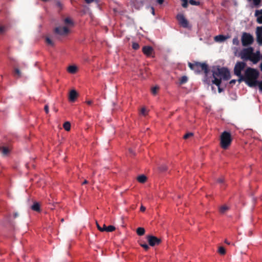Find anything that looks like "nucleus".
Returning a JSON list of instances; mask_svg holds the SVG:
<instances>
[{
  "instance_id": "nucleus-20",
  "label": "nucleus",
  "mask_w": 262,
  "mask_h": 262,
  "mask_svg": "<svg viewBox=\"0 0 262 262\" xmlns=\"http://www.w3.org/2000/svg\"><path fill=\"white\" fill-rule=\"evenodd\" d=\"M256 33L257 35V40H259L260 38L262 37V26L257 27Z\"/></svg>"
},
{
  "instance_id": "nucleus-51",
  "label": "nucleus",
  "mask_w": 262,
  "mask_h": 262,
  "mask_svg": "<svg viewBox=\"0 0 262 262\" xmlns=\"http://www.w3.org/2000/svg\"><path fill=\"white\" fill-rule=\"evenodd\" d=\"M140 210L142 212L144 211L145 210V207L143 206H141L140 208Z\"/></svg>"
},
{
  "instance_id": "nucleus-41",
  "label": "nucleus",
  "mask_w": 262,
  "mask_h": 262,
  "mask_svg": "<svg viewBox=\"0 0 262 262\" xmlns=\"http://www.w3.org/2000/svg\"><path fill=\"white\" fill-rule=\"evenodd\" d=\"M257 84H256V86L258 85V87H259V89L260 91H262V81H258L257 80Z\"/></svg>"
},
{
  "instance_id": "nucleus-54",
  "label": "nucleus",
  "mask_w": 262,
  "mask_h": 262,
  "mask_svg": "<svg viewBox=\"0 0 262 262\" xmlns=\"http://www.w3.org/2000/svg\"><path fill=\"white\" fill-rule=\"evenodd\" d=\"M88 181L87 180H85L84 181V182L82 183V184L83 185V184H88Z\"/></svg>"
},
{
  "instance_id": "nucleus-2",
  "label": "nucleus",
  "mask_w": 262,
  "mask_h": 262,
  "mask_svg": "<svg viewBox=\"0 0 262 262\" xmlns=\"http://www.w3.org/2000/svg\"><path fill=\"white\" fill-rule=\"evenodd\" d=\"M195 72L196 73H200L201 72L203 71L205 74L204 78V81L206 84H209L211 80L210 78L208 77V74L209 71V69L208 65L206 63H201L199 62H195Z\"/></svg>"
},
{
  "instance_id": "nucleus-14",
  "label": "nucleus",
  "mask_w": 262,
  "mask_h": 262,
  "mask_svg": "<svg viewBox=\"0 0 262 262\" xmlns=\"http://www.w3.org/2000/svg\"><path fill=\"white\" fill-rule=\"evenodd\" d=\"M254 16L257 17V23L259 24H262V9L256 10L255 12Z\"/></svg>"
},
{
  "instance_id": "nucleus-30",
  "label": "nucleus",
  "mask_w": 262,
  "mask_h": 262,
  "mask_svg": "<svg viewBox=\"0 0 262 262\" xmlns=\"http://www.w3.org/2000/svg\"><path fill=\"white\" fill-rule=\"evenodd\" d=\"M232 42L233 45L236 46H238L239 45V41L237 36H235L233 38Z\"/></svg>"
},
{
  "instance_id": "nucleus-37",
  "label": "nucleus",
  "mask_w": 262,
  "mask_h": 262,
  "mask_svg": "<svg viewBox=\"0 0 262 262\" xmlns=\"http://www.w3.org/2000/svg\"><path fill=\"white\" fill-rule=\"evenodd\" d=\"M56 5L60 10H61L62 9V8H63L62 4L60 2H59V1H56Z\"/></svg>"
},
{
  "instance_id": "nucleus-42",
  "label": "nucleus",
  "mask_w": 262,
  "mask_h": 262,
  "mask_svg": "<svg viewBox=\"0 0 262 262\" xmlns=\"http://www.w3.org/2000/svg\"><path fill=\"white\" fill-rule=\"evenodd\" d=\"M64 23L66 24H72V21L69 18H66L64 19Z\"/></svg>"
},
{
  "instance_id": "nucleus-45",
  "label": "nucleus",
  "mask_w": 262,
  "mask_h": 262,
  "mask_svg": "<svg viewBox=\"0 0 262 262\" xmlns=\"http://www.w3.org/2000/svg\"><path fill=\"white\" fill-rule=\"evenodd\" d=\"M15 74L17 75L18 77L20 76V71L18 69H15Z\"/></svg>"
},
{
  "instance_id": "nucleus-11",
  "label": "nucleus",
  "mask_w": 262,
  "mask_h": 262,
  "mask_svg": "<svg viewBox=\"0 0 262 262\" xmlns=\"http://www.w3.org/2000/svg\"><path fill=\"white\" fill-rule=\"evenodd\" d=\"M260 59V51H257L255 53H252L249 60L252 61L253 63H257Z\"/></svg>"
},
{
  "instance_id": "nucleus-47",
  "label": "nucleus",
  "mask_w": 262,
  "mask_h": 262,
  "mask_svg": "<svg viewBox=\"0 0 262 262\" xmlns=\"http://www.w3.org/2000/svg\"><path fill=\"white\" fill-rule=\"evenodd\" d=\"M87 4H91L95 1V0H84Z\"/></svg>"
},
{
  "instance_id": "nucleus-25",
  "label": "nucleus",
  "mask_w": 262,
  "mask_h": 262,
  "mask_svg": "<svg viewBox=\"0 0 262 262\" xmlns=\"http://www.w3.org/2000/svg\"><path fill=\"white\" fill-rule=\"evenodd\" d=\"M63 128L67 131H69L71 128V124L69 122H66L63 125Z\"/></svg>"
},
{
  "instance_id": "nucleus-26",
  "label": "nucleus",
  "mask_w": 262,
  "mask_h": 262,
  "mask_svg": "<svg viewBox=\"0 0 262 262\" xmlns=\"http://www.w3.org/2000/svg\"><path fill=\"white\" fill-rule=\"evenodd\" d=\"M115 230V227L113 225H110L107 227V228L104 229V231L106 232H112Z\"/></svg>"
},
{
  "instance_id": "nucleus-9",
  "label": "nucleus",
  "mask_w": 262,
  "mask_h": 262,
  "mask_svg": "<svg viewBox=\"0 0 262 262\" xmlns=\"http://www.w3.org/2000/svg\"><path fill=\"white\" fill-rule=\"evenodd\" d=\"M177 19L182 27L184 28H187L189 27V22L183 14H178L177 16Z\"/></svg>"
},
{
  "instance_id": "nucleus-28",
  "label": "nucleus",
  "mask_w": 262,
  "mask_h": 262,
  "mask_svg": "<svg viewBox=\"0 0 262 262\" xmlns=\"http://www.w3.org/2000/svg\"><path fill=\"white\" fill-rule=\"evenodd\" d=\"M188 81V78L186 76H182L180 79V83L182 84L185 83Z\"/></svg>"
},
{
  "instance_id": "nucleus-12",
  "label": "nucleus",
  "mask_w": 262,
  "mask_h": 262,
  "mask_svg": "<svg viewBox=\"0 0 262 262\" xmlns=\"http://www.w3.org/2000/svg\"><path fill=\"white\" fill-rule=\"evenodd\" d=\"M142 52L147 56H150L153 53L154 49L150 46H144L142 48Z\"/></svg>"
},
{
  "instance_id": "nucleus-22",
  "label": "nucleus",
  "mask_w": 262,
  "mask_h": 262,
  "mask_svg": "<svg viewBox=\"0 0 262 262\" xmlns=\"http://www.w3.org/2000/svg\"><path fill=\"white\" fill-rule=\"evenodd\" d=\"M77 67L75 66H70L68 68V71L71 74H74L77 71Z\"/></svg>"
},
{
  "instance_id": "nucleus-32",
  "label": "nucleus",
  "mask_w": 262,
  "mask_h": 262,
  "mask_svg": "<svg viewBox=\"0 0 262 262\" xmlns=\"http://www.w3.org/2000/svg\"><path fill=\"white\" fill-rule=\"evenodd\" d=\"M159 89V86H157L152 88V89H151L152 94L154 95H156Z\"/></svg>"
},
{
  "instance_id": "nucleus-21",
  "label": "nucleus",
  "mask_w": 262,
  "mask_h": 262,
  "mask_svg": "<svg viewBox=\"0 0 262 262\" xmlns=\"http://www.w3.org/2000/svg\"><path fill=\"white\" fill-rule=\"evenodd\" d=\"M226 38H227V37L223 35H219L216 36L214 37V39L215 41H221V42L225 40V39Z\"/></svg>"
},
{
  "instance_id": "nucleus-50",
  "label": "nucleus",
  "mask_w": 262,
  "mask_h": 262,
  "mask_svg": "<svg viewBox=\"0 0 262 262\" xmlns=\"http://www.w3.org/2000/svg\"><path fill=\"white\" fill-rule=\"evenodd\" d=\"M236 80H235V79H232V80H231L230 81V84H235V82H236Z\"/></svg>"
},
{
  "instance_id": "nucleus-48",
  "label": "nucleus",
  "mask_w": 262,
  "mask_h": 262,
  "mask_svg": "<svg viewBox=\"0 0 262 262\" xmlns=\"http://www.w3.org/2000/svg\"><path fill=\"white\" fill-rule=\"evenodd\" d=\"M156 1L160 5H162L164 2V0H156Z\"/></svg>"
},
{
  "instance_id": "nucleus-53",
  "label": "nucleus",
  "mask_w": 262,
  "mask_h": 262,
  "mask_svg": "<svg viewBox=\"0 0 262 262\" xmlns=\"http://www.w3.org/2000/svg\"><path fill=\"white\" fill-rule=\"evenodd\" d=\"M18 216V213L17 212H15L14 213V217L16 218Z\"/></svg>"
},
{
  "instance_id": "nucleus-56",
  "label": "nucleus",
  "mask_w": 262,
  "mask_h": 262,
  "mask_svg": "<svg viewBox=\"0 0 262 262\" xmlns=\"http://www.w3.org/2000/svg\"><path fill=\"white\" fill-rule=\"evenodd\" d=\"M102 229L107 228V227L105 224H103V227H102Z\"/></svg>"
},
{
  "instance_id": "nucleus-13",
  "label": "nucleus",
  "mask_w": 262,
  "mask_h": 262,
  "mask_svg": "<svg viewBox=\"0 0 262 262\" xmlns=\"http://www.w3.org/2000/svg\"><path fill=\"white\" fill-rule=\"evenodd\" d=\"M212 78L213 79H221L220 78V68L217 67L216 68H213V69L212 70ZM210 79L212 78V77H209Z\"/></svg>"
},
{
  "instance_id": "nucleus-16",
  "label": "nucleus",
  "mask_w": 262,
  "mask_h": 262,
  "mask_svg": "<svg viewBox=\"0 0 262 262\" xmlns=\"http://www.w3.org/2000/svg\"><path fill=\"white\" fill-rule=\"evenodd\" d=\"M78 96V93L77 92L72 90L70 91L69 94V100L71 102H74Z\"/></svg>"
},
{
  "instance_id": "nucleus-1",
  "label": "nucleus",
  "mask_w": 262,
  "mask_h": 262,
  "mask_svg": "<svg viewBox=\"0 0 262 262\" xmlns=\"http://www.w3.org/2000/svg\"><path fill=\"white\" fill-rule=\"evenodd\" d=\"M259 75V72L257 70L248 67L245 70L244 76H241L238 81L239 82L244 81L250 87H255Z\"/></svg>"
},
{
  "instance_id": "nucleus-31",
  "label": "nucleus",
  "mask_w": 262,
  "mask_h": 262,
  "mask_svg": "<svg viewBox=\"0 0 262 262\" xmlns=\"http://www.w3.org/2000/svg\"><path fill=\"white\" fill-rule=\"evenodd\" d=\"M189 3L192 5L199 6L200 5V2L199 1H195L194 0H189Z\"/></svg>"
},
{
  "instance_id": "nucleus-59",
  "label": "nucleus",
  "mask_w": 262,
  "mask_h": 262,
  "mask_svg": "<svg viewBox=\"0 0 262 262\" xmlns=\"http://www.w3.org/2000/svg\"><path fill=\"white\" fill-rule=\"evenodd\" d=\"M63 221H64V219H61V222H63Z\"/></svg>"
},
{
  "instance_id": "nucleus-38",
  "label": "nucleus",
  "mask_w": 262,
  "mask_h": 262,
  "mask_svg": "<svg viewBox=\"0 0 262 262\" xmlns=\"http://www.w3.org/2000/svg\"><path fill=\"white\" fill-rule=\"evenodd\" d=\"M139 45L138 43H136V42H133L132 43V48L135 49V50H138L139 49Z\"/></svg>"
},
{
  "instance_id": "nucleus-15",
  "label": "nucleus",
  "mask_w": 262,
  "mask_h": 262,
  "mask_svg": "<svg viewBox=\"0 0 262 262\" xmlns=\"http://www.w3.org/2000/svg\"><path fill=\"white\" fill-rule=\"evenodd\" d=\"M211 81L213 84H215L218 87V91L219 93H221L224 91V89L220 87L222 79H212Z\"/></svg>"
},
{
  "instance_id": "nucleus-39",
  "label": "nucleus",
  "mask_w": 262,
  "mask_h": 262,
  "mask_svg": "<svg viewBox=\"0 0 262 262\" xmlns=\"http://www.w3.org/2000/svg\"><path fill=\"white\" fill-rule=\"evenodd\" d=\"M193 136V134L192 133H187L186 134L183 138L184 139H188L189 137H191Z\"/></svg>"
},
{
  "instance_id": "nucleus-3",
  "label": "nucleus",
  "mask_w": 262,
  "mask_h": 262,
  "mask_svg": "<svg viewBox=\"0 0 262 262\" xmlns=\"http://www.w3.org/2000/svg\"><path fill=\"white\" fill-rule=\"evenodd\" d=\"M232 142L231 134L229 132L224 131L221 135L220 145L222 148L226 149L230 145Z\"/></svg>"
},
{
  "instance_id": "nucleus-7",
  "label": "nucleus",
  "mask_w": 262,
  "mask_h": 262,
  "mask_svg": "<svg viewBox=\"0 0 262 262\" xmlns=\"http://www.w3.org/2000/svg\"><path fill=\"white\" fill-rule=\"evenodd\" d=\"M54 33L60 36H66L69 32V29L67 27H57L54 29Z\"/></svg>"
},
{
  "instance_id": "nucleus-8",
  "label": "nucleus",
  "mask_w": 262,
  "mask_h": 262,
  "mask_svg": "<svg viewBox=\"0 0 262 262\" xmlns=\"http://www.w3.org/2000/svg\"><path fill=\"white\" fill-rule=\"evenodd\" d=\"M147 239L149 245L152 247L155 246L156 245H158L161 242V240L160 238H159L153 235H149L147 236Z\"/></svg>"
},
{
  "instance_id": "nucleus-35",
  "label": "nucleus",
  "mask_w": 262,
  "mask_h": 262,
  "mask_svg": "<svg viewBox=\"0 0 262 262\" xmlns=\"http://www.w3.org/2000/svg\"><path fill=\"white\" fill-rule=\"evenodd\" d=\"M140 245L142 248H143L145 249V250H146V251H147L149 248V246L146 243H140Z\"/></svg>"
},
{
  "instance_id": "nucleus-29",
  "label": "nucleus",
  "mask_w": 262,
  "mask_h": 262,
  "mask_svg": "<svg viewBox=\"0 0 262 262\" xmlns=\"http://www.w3.org/2000/svg\"><path fill=\"white\" fill-rule=\"evenodd\" d=\"M219 253L221 255H224L226 253V250L223 247H220L218 250Z\"/></svg>"
},
{
  "instance_id": "nucleus-34",
  "label": "nucleus",
  "mask_w": 262,
  "mask_h": 262,
  "mask_svg": "<svg viewBox=\"0 0 262 262\" xmlns=\"http://www.w3.org/2000/svg\"><path fill=\"white\" fill-rule=\"evenodd\" d=\"M188 66L190 69L194 71H195V69H196L195 68V62L192 63L190 62L188 63Z\"/></svg>"
},
{
  "instance_id": "nucleus-23",
  "label": "nucleus",
  "mask_w": 262,
  "mask_h": 262,
  "mask_svg": "<svg viewBox=\"0 0 262 262\" xmlns=\"http://www.w3.org/2000/svg\"><path fill=\"white\" fill-rule=\"evenodd\" d=\"M137 234L139 236H142L145 233V229L143 227H139L136 230Z\"/></svg>"
},
{
  "instance_id": "nucleus-46",
  "label": "nucleus",
  "mask_w": 262,
  "mask_h": 262,
  "mask_svg": "<svg viewBox=\"0 0 262 262\" xmlns=\"http://www.w3.org/2000/svg\"><path fill=\"white\" fill-rule=\"evenodd\" d=\"M44 109H45V111L46 113L47 114H48L49 113V106H48V105H46L45 106Z\"/></svg>"
},
{
  "instance_id": "nucleus-19",
  "label": "nucleus",
  "mask_w": 262,
  "mask_h": 262,
  "mask_svg": "<svg viewBox=\"0 0 262 262\" xmlns=\"http://www.w3.org/2000/svg\"><path fill=\"white\" fill-rule=\"evenodd\" d=\"M137 180L139 182H140L141 183H144L146 181L147 177L145 175L142 174V175L139 176L137 178Z\"/></svg>"
},
{
  "instance_id": "nucleus-33",
  "label": "nucleus",
  "mask_w": 262,
  "mask_h": 262,
  "mask_svg": "<svg viewBox=\"0 0 262 262\" xmlns=\"http://www.w3.org/2000/svg\"><path fill=\"white\" fill-rule=\"evenodd\" d=\"M7 30V27L4 26H0V34L4 33Z\"/></svg>"
},
{
  "instance_id": "nucleus-44",
  "label": "nucleus",
  "mask_w": 262,
  "mask_h": 262,
  "mask_svg": "<svg viewBox=\"0 0 262 262\" xmlns=\"http://www.w3.org/2000/svg\"><path fill=\"white\" fill-rule=\"evenodd\" d=\"M96 225H97V227L99 231H100L101 232L104 231V229H102V227L100 226V225L97 223V222H96Z\"/></svg>"
},
{
  "instance_id": "nucleus-24",
  "label": "nucleus",
  "mask_w": 262,
  "mask_h": 262,
  "mask_svg": "<svg viewBox=\"0 0 262 262\" xmlns=\"http://www.w3.org/2000/svg\"><path fill=\"white\" fill-rule=\"evenodd\" d=\"M229 209V207L226 205H223L220 208V212L221 213H224Z\"/></svg>"
},
{
  "instance_id": "nucleus-58",
  "label": "nucleus",
  "mask_w": 262,
  "mask_h": 262,
  "mask_svg": "<svg viewBox=\"0 0 262 262\" xmlns=\"http://www.w3.org/2000/svg\"><path fill=\"white\" fill-rule=\"evenodd\" d=\"M225 243H226L227 244H228V245H229V244H230V243H229L227 240H225Z\"/></svg>"
},
{
  "instance_id": "nucleus-6",
  "label": "nucleus",
  "mask_w": 262,
  "mask_h": 262,
  "mask_svg": "<svg viewBox=\"0 0 262 262\" xmlns=\"http://www.w3.org/2000/svg\"><path fill=\"white\" fill-rule=\"evenodd\" d=\"M254 49L252 47H249L247 48H244L241 53V57L242 59L245 60H249L252 53L253 52Z\"/></svg>"
},
{
  "instance_id": "nucleus-18",
  "label": "nucleus",
  "mask_w": 262,
  "mask_h": 262,
  "mask_svg": "<svg viewBox=\"0 0 262 262\" xmlns=\"http://www.w3.org/2000/svg\"><path fill=\"white\" fill-rule=\"evenodd\" d=\"M9 151L10 150L8 148V147L6 146L0 147V152L3 156L7 155L9 154Z\"/></svg>"
},
{
  "instance_id": "nucleus-40",
  "label": "nucleus",
  "mask_w": 262,
  "mask_h": 262,
  "mask_svg": "<svg viewBox=\"0 0 262 262\" xmlns=\"http://www.w3.org/2000/svg\"><path fill=\"white\" fill-rule=\"evenodd\" d=\"M225 181L224 178L223 177L219 178L217 179V182L219 184H223Z\"/></svg>"
},
{
  "instance_id": "nucleus-36",
  "label": "nucleus",
  "mask_w": 262,
  "mask_h": 262,
  "mask_svg": "<svg viewBox=\"0 0 262 262\" xmlns=\"http://www.w3.org/2000/svg\"><path fill=\"white\" fill-rule=\"evenodd\" d=\"M46 41L48 45H51L52 46H54V43L53 41L49 37H47L46 38Z\"/></svg>"
},
{
  "instance_id": "nucleus-52",
  "label": "nucleus",
  "mask_w": 262,
  "mask_h": 262,
  "mask_svg": "<svg viewBox=\"0 0 262 262\" xmlns=\"http://www.w3.org/2000/svg\"><path fill=\"white\" fill-rule=\"evenodd\" d=\"M257 42L259 44H262V37H261L259 39V40H257Z\"/></svg>"
},
{
  "instance_id": "nucleus-4",
  "label": "nucleus",
  "mask_w": 262,
  "mask_h": 262,
  "mask_svg": "<svg viewBox=\"0 0 262 262\" xmlns=\"http://www.w3.org/2000/svg\"><path fill=\"white\" fill-rule=\"evenodd\" d=\"M241 41L243 46L247 47L253 43L254 38L250 33L243 32L241 37Z\"/></svg>"
},
{
  "instance_id": "nucleus-5",
  "label": "nucleus",
  "mask_w": 262,
  "mask_h": 262,
  "mask_svg": "<svg viewBox=\"0 0 262 262\" xmlns=\"http://www.w3.org/2000/svg\"><path fill=\"white\" fill-rule=\"evenodd\" d=\"M246 66V63L244 62L238 61L235 64L234 68V73L235 75L241 78V76H243L242 74V71L245 69Z\"/></svg>"
},
{
  "instance_id": "nucleus-10",
  "label": "nucleus",
  "mask_w": 262,
  "mask_h": 262,
  "mask_svg": "<svg viewBox=\"0 0 262 262\" xmlns=\"http://www.w3.org/2000/svg\"><path fill=\"white\" fill-rule=\"evenodd\" d=\"M220 78L222 77L224 80H228L230 78V73L227 68H220Z\"/></svg>"
},
{
  "instance_id": "nucleus-27",
  "label": "nucleus",
  "mask_w": 262,
  "mask_h": 262,
  "mask_svg": "<svg viewBox=\"0 0 262 262\" xmlns=\"http://www.w3.org/2000/svg\"><path fill=\"white\" fill-rule=\"evenodd\" d=\"M182 2L181 5L184 8H187L188 6L189 1L188 0H180Z\"/></svg>"
},
{
  "instance_id": "nucleus-55",
  "label": "nucleus",
  "mask_w": 262,
  "mask_h": 262,
  "mask_svg": "<svg viewBox=\"0 0 262 262\" xmlns=\"http://www.w3.org/2000/svg\"><path fill=\"white\" fill-rule=\"evenodd\" d=\"M151 10H152V14L153 15H155V10H154V8L153 7H151Z\"/></svg>"
},
{
  "instance_id": "nucleus-17",
  "label": "nucleus",
  "mask_w": 262,
  "mask_h": 262,
  "mask_svg": "<svg viewBox=\"0 0 262 262\" xmlns=\"http://www.w3.org/2000/svg\"><path fill=\"white\" fill-rule=\"evenodd\" d=\"M31 208L33 211L39 212L41 211L40 205L38 202H34V204L31 206Z\"/></svg>"
},
{
  "instance_id": "nucleus-43",
  "label": "nucleus",
  "mask_w": 262,
  "mask_h": 262,
  "mask_svg": "<svg viewBox=\"0 0 262 262\" xmlns=\"http://www.w3.org/2000/svg\"><path fill=\"white\" fill-rule=\"evenodd\" d=\"M140 113L144 116H145L147 114V111L145 108H142L141 110Z\"/></svg>"
},
{
  "instance_id": "nucleus-57",
  "label": "nucleus",
  "mask_w": 262,
  "mask_h": 262,
  "mask_svg": "<svg viewBox=\"0 0 262 262\" xmlns=\"http://www.w3.org/2000/svg\"><path fill=\"white\" fill-rule=\"evenodd\" d=\"M41 1L43 2H48L49 0H40Z\"/></svg>"
},
{
  "instance_id": "nucleus-49",
  "label": "nucleus",
  "mask_w": 262,
  "mask_h": 262,
  "mask_svg": "<svg viewBox=\"0 0 262 262\" xmlns=\"http://www.w3.org/2000/svg\"><path fill=\"white\" fill-rule=\"evenodd\" d=\"M85 102L88 105H91L93 103V101L91 100H88Z\"/></svg>"
}]
</instances>
